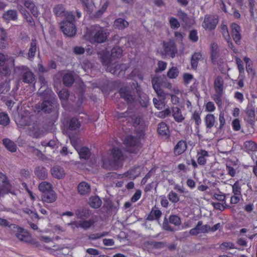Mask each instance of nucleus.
<instances>
[{"instance_id": "obj_12", "label": "nucleus", "mask_w": 257, "mask_h": 257, "mask_svg": "<svg viewBox=\"0 0 257 257\" xmlns=\"http://www.w3.org/2000/svg\"><path fill=\"white\" fill-rule=\"evenodd\" d=\"M53 12L56 17H65V19L67 18V15L69 13H72L71 12H68L66 11V9L64 5L62 4H58L53 8Z\"/></svg>"}, {"instance_id": "obj_9", "label": "nucleus", "mask_w": 257, "mask_h": 257, "mask_svg": "<svg viewBox=\"0 0 257 257\" xmlns=\"http://www.w3.org/2000/svg\"><path fill=\"white\" fill-rule=\"evenodd\" d=\"M119 93L121 98H123L128 104L134 102L135 96L132 94V91L127 87H122L119 89Z\"/></svg>"}, {"instance_id": "obj_5", "label": "nucleus", "mask_w": 257, "mask_h": 257, "mask_svg": "<svg viewBox=\"0 0 257 257\" xmlns=\"http://www.w3.org/2000/svg\"><path fill=\"white\" fill-rule=\"evenodd\" d=\"M12 186L8 179L7 176L0 173V196L11 193L16 195L14 191H12Z\"/></svg>"}, {"instance_id": "obj_14", "label": "nucleus", "mask_w": 257, "mask_h": 257, "mask_svg": "<svg viewBox=\"0 0 257 257\" xmlns=\"http://www.w3.org/2000/svg\"><path fill=\"white\" fill-rule=\"evenodd\" d=\"M57 198V194L53 189L42 195V200L46 203H53L56 200Z\"/></svg>"}, {"instance_id": "obj_64", "label": "nucleus", "mask_w": 257, "mask_h": 257, "mask_svg": "<svg viewBox=\"0 0 257 257\" xmlns=\"http://www.w3.org/2000/svg\"><path fill=\"white\" fill-rule=\"evenodd\" d=\"M158 68L156 69V72H159L165 70L167 67V63L162 61H159L158 63Z\"/></svg>"}, {"instance_id": "obj_42", "label": "nucleus", "mask_w": 257, "mask_h": 257, "mask_svg": "<svg viewBox=\"0 0 257 257\" xmlns=\"http://www.w3.org/2000/svg\"><path fill=\"white\" fill-rule=\"evenodd\" d=\"M52 185L48 182L44 181L39 185V189L43 194L52 190Z\"/></svg>"}, {"instance_id": "obj_32", "label": "nucleus", "mask_w": 257, "mask_h": 257, "mask_svg": "<svg viewBox=\"0 0 257 257\" xmlns=\"http://www.w3.org/2000/svg\"><path fill=\"white\" fill-rule=\"evenodd\" d=\"M245 113L247 116V121L252 122L255 118V108L252 105H248L245 110Z\"/></svg>"}, {"instance_id": "obj_34", "label": "nucleus", "mask_w": 257, "mask_h": 257, "mask_svg": "<svg viewBox=\"0 0 257 257\" xmlns=\"http://www.w3.org/2000/svg\"><path fill=\"white\" fill-rule=\"evenodd\" d=\"M37 50V47L36 40V39H32L28 53V57L29 59H33L35 57Z\"/></svg>"}, {"instance_id": "obj_41", "label": "nucleus", "mask_w": 257, "mask_h": 257, "mask_svg": "<svg viewBox=\"0 0 257 257\" xmlns=\"http://www.w3.org/2000/svg\"><path fill=\"white\" fill-rule=\"evenodd\" d=\"M10 80L6 79L4 82H0V94H6L10 90Z\"/></svg>"}, {"instance_id": "obj_19", "label": "nucleus", "mask_w": 257, "mask_h": 257, "mask_svg": "<svg viewBox=\"0 0 257 257\" xmlns=\"http://www.w3.org/2000/svg\"><path fill=\"white\" fill-rule=\"evenodd\" d=\"M25 6L30 10L32 14L35 17H37L39 13L38 11L37 8L35 6V4L30 1H22Z\"/></svg>"}, {"instance_id": "obj_21", "label": "nucleus", "mask_w": 257, "mask_h": 257, "mask_svg": "<svg viewBox=\"0 0 257 257\" xmlns=\"http://www.w3.org/2000/svg\"><path fill=\"white\" fill-rule=\"evenodd\" d=\"M162 214V213L161 210L156 209V207H154L148 214L147 220L149 221H153L154 220H159Z\"/></svg>"}, {"instance_id": "obj_20", "label": "nucleus", "mask_w": 257, "mask_h": 257, "mask_svg": "<svg viewBox=\"0 0 257 257\" xmlns=\"http://www.w3.org/2000/svg\"><path fill=\"white\" fill-rule=\"evenodd\" d=\"M51 174L54 177L58 179L64 178L65 175L64 169L58 166H54L52 169Z\"/></svg>"}, {"instance_id": "obj_56", "label": "nucleus", "mask_w": 257, "mask_h": 257, "mask_svg": "<svg viewBox=\"0 0 257 257\" xmlns=\"http://www.w3.org/2000/svg\"><path fill=\"white\" fill-rule=\"evenodd\" d=\"M232 191L235 195H240L241 194V188L239 184L238 181L235 182V183L232 186Z\"/></svg>"}, {"instance_id": "obj_45", "label": "nucleus", "mask_w": 257, "mask_h": 257, "mask_svg": "<svg viewBox=\"0 0 257 257\" xmlns=\"http://www.w3.org/2000/svg\"><path fill=\"white\" fill-rule=\"evenodd\" d=\"M147 244L156 249L163 248L167 246V242L166 241H148Z\"/></svg>"}, {"instance_id": "obj_46", "label": "nucleus", "mask_w": 257, "mask_h": 257, "mask_svg": "<svg viewBox=\"0 0 257 257\" xmlns=\"http://www.w3.org/2000/svg\"><path fill=\"white\" fill-rule=\"evenodd\" d=\"M93 223L94 222L92 220H80L78 222V226L85 230H87L90 227Z\"/></svg>"}, {"instance_id": "obj_57", "label": "nucleus", "mask_w": 257, "mask_h": 257, "mask_svg": "<svg viewBox=\"0 0 257 257\" xmlns=\"http://www.w3.org/2000/svg\"><path fill=\"white\" fill-rule=\"evenodd\" d=\"M169 23L171 28L174 29H178L180 26L177 19L174 17H172L170 19Z\"/></svg>"}, {"instance_id": "obj_31", "label": "nucleus", "mask_w": 257, "mask_h": 257, "mask_svg": "<svg viewBox=\"0 0 257 257\" xmlns=\"http://www.w3.org/2000/svg\"><path fill=\"white\" fill-rule=\"evenodd\" d=\"M55 105V103L50 100L43 101L41 105L42 110L44 112L50 113Z\"/></svg>"}, {"instance_id": "obj_36", "label": "nucleus", "mask_w": 257, "mask_h": 257, "mask_svg": "<svg viewBox=\"0 0 257 257\" xmlns=\"http://www.w3.org/2000/svg\"><path fill=\"white\" fill-rule=\"evenodd\" d=\"M3 17L6 21H15L17 19V12L16 10H8L3 14Z\"/></svg>"}, {"instance_id": "obj_3", "label": "nucleus", "mask_w": 257, "mask_h": 257, "mask_svg": "<svg viewBox=\"0 0 257 257\" xmlns=\"http://www.w3.org/2000/svg\"><path fill=\"white\" fill-rule=\"evenodd\" d=\"M126 151L134 154L138 153L142 147L140 138L132 135L128 136L124 140Z\"/></svg>"}, {"instance_id": "obj_51", "label": "nucleus", "mask_w": 257, "mask_h": 257, "mask_svg": "<svg viewBox=\"0 0 257 257\" xmlns=\"http://www.w3.org/2000/svg\"><path fill=\"white\" fill-rule=\"evenodd\" d=\"M179 74V70L176 67H172L167 72V76L171 79L176 78Z\"/></svg>"}, {"instance_id": "obj_44", "label": "nucleus", "mask_w": 257, "mask_h": 257, "mask_svg": "<svg viewBox=\"0 0 257 257\" xmlns=\"http://www.w3.org/2000/svg\"><path fill=\"white\" fill-rule=\"evenodd\" d=\"M202 55L200 53H195L192 56L191 63L192 68L194 69L197 68L198 61L201 58Z\"/></svg>"}, {"instance_id": "obj_43", "label": "nucleus", "mask_w": 257, "mask_h": 257, "mask_svg": "<svg viewBox=\"0 0 257 257\" xmlns=\"http://www.w3.org/2000/svg\"><path fill=\"white\" fill-rule=\"evenodd\" d=\"M81 123L78 121V119L73 117L70 119L69 122V128L71 131L76 130L80 128Z\"/></svg>"}, {"instance_id": "obj_55", "label": "nucleus", "mask_w": 257, "mask_h": 257, "mask_svg": "<svg viewBox=\"0 0 257 257\" xmlns=\"http://www.w3.org/2000/svg\"><path fill=\"white\" fill-rule=\"evenodd\" d=\"M168 198L172 203H177L179 201V197L177 194L172 191L168 195Z\"/></svg>"}, {"instance_id": "obj_7", "label": "nucleus", "mask_w": 257, "mask_h": 257, "mask_svg": "<svg viewBox=\"0 0 257 257\" xmlns=\"http://www.w3.org/2000/svg\"><path fill=\"white\" fill-rule=\"evenodd\" d=\"M209 225H203L202 221H199L195 227L189 230L191 235H197L200 233H206L209 232Z\"/></svg>"}, {"instance_id": "obj_2", "label": "nucleus", "mask_w": 257, "mask_h": 257, "mask_svg": "<svg viewBox=\"0 0 257 257\" xmlns=\"http://www.w3.org/2000/svg\"><path fill=\"white\" fill-rule=\"evenodd\" d=\"M60 25L61 30L65 35L71 37L76 34L75 16L72 13H69L67 18L61 22Z\"/></svg>"}, {"instance_id": "obj_47", "label": "nucleus", "mask_w": 257, "mask_h": 257, "mask_svg": "<svg viewBox=\"0 0 257 257\" xmlns=\"http://www.w3.org/2000/svg\"><path fill=\"white\" fill-rule=\"evenodd\" d=\"M139 101L142 107H147L149 104V97L145 94H140Z\"/></svg>"}, {"instance_id": "obj_62", "label": "nucleus", "mask_w": 257, "mask_h": 257, "mask_svg": "<svg viewBox=\"0 0 257 257\" xmlns=\"http://www.w3.org/2000/svg\"><path fill=\"white\" fill-rule=\"evenodd\" d=\"M218 46L215 43L211 45V57L212 59H216L218 55Z\"/></svg>"}, {"instance_id": "obj_24", "label": "nucleus", "mask_w": 257, "mask_h": 257, "mask_svg": "<svg viewBox=\"0 0 257 257\" xmlns=\"http://www.w3.org/2000/svg\"><path fill=\"white\" fill-rule=\"evenodd\" d=\"M34 173L35 175L40 179L44 180L46 179L48 176L47 170L42 166L36 167Z\"/></svg>"}, {"instance_id": "obj_59", "label": "nucleus", "mask_w": 257, "mask_h": 257, "mask_svg": "<svg viewBox=\"0 0 257 257\" xmlns=\"http://www.w3.org/2000/svg\"><path fill=\"white\" fill-rule=\"evenodd\" d=\"M189 38L193 42H196L198 40L197 31L195 30H191L189 33Z\"/></svg>"}, {"instance_id": "obj_13", "label": "nucleus", "mask_w": 257, "mask_h": 257, "mask_svg": "<svg viewBox=\"0 0 257 257\" xmlns=\"http://www.w3.org/2000/svg\"><path fill=\"white\" fill-rule=\"evenodd\" d=\"M102 62L104 65H107L106 70L110 72L111 73L115 74L117 70H118L120 67V65L117 63H114L111 64V62L107 61L104 58H102Z\"/></svg>"}, {"instance_id": "obj_17", "label": "nucleus", "mask_w": 257, "mask_h": 257, "mask_svg": "<svg viewBox=\"0 0 257 257\" xmlns=\"http://www.w3.org/2000/svg\"><path fill=\"white\" fill-rule=\"evenodd\" d=\"M187 149V144L185 141H180L174 149V153L176 156H178L183 153Z\"/></svg>"}, {"instance_id": "obj_48", "label": "nucleus", "mask_w": 257, "mask_h": 257, "mask_svg": "<svg viewBox=\"0 0 257 257\" xmlns=\"http://www.w3.org/2000/svg\"><path fill=\"white\" fill-rule=\"evenodd\" d=\"M244 146L246 150L250 151H257L256 144L251 141H246L244 143Z\"/></svg>"}, {"instance_id": "obj_4", "label": "nucleus", "mask_w": 257, "mask_h": 257, "mask_svg": "<svg viewBox=\"0 0 257 257\" xmlns=\"http://www.w3.org/2000/svg\"><path fill=\"white\" fill-rule=\"evenodd\" d=\"M15 70L21 72L22 74V80L24 83L31 84L35 82V75L28 67L22 65L16 67Z\"/></svg>"}, {"instance_id": "obj_35", "label": "nucleus", "mask_w": 257, "mask_h": 257, "mask_svg": "<svg viewBox=\"0 0 257 257\" xmlns=\"http://www.w3.org/2000/svg\"><path fill=\"white\" fill-rule=\"evenodd\" d=\"M63 84L67 87L71 86L74 82V78L72 74L70 72H68L64 75L63 77Z\"/></svg>"}, {"instance_id": "obj_25", "label": "nucleus", "mask_w": 257, "mask_h": 257, "mask_svg": "<svg viewBox=\"0 0 257 257\" xmlns=\"http://www.w3.org/2000/svg\"><path fill=\"white\" fill-rule=\"evenodd\" d=\"M197 162L200 165H204L206 163V158L208 157V153L204 150L201 149L197 154Z\"/></svg>"}, {"instance_id": "obj_1", "label": "nucleus", "mask_w": 257, "mask_h": 257, "mask_svg": "<svg viewBox=\"0 0 257 257\" xmlns=\"http://www.w3.org/2000/svg\"><path fill=\"white\" fill-rule=\"evenodd\" d=\"M85 37L91 44H99L104 42L107 39V35L103 28L95 25L87 30Z\"/></svg>"}, {"instance_id": "obj_30", "label": "nucleus", "mask_w": 257, "mask_h": 257, "mask_svg": "<svg viewBox=\"0 0 257 257\" xmlns=\"http://www.w3.org/2000/svg\"><path fill=\"white\" fill-rule=\"evenodd\" d=\"M204 121L207 128H212L215 123L214 115L211 113L207 114L204 118Z\"/></svg>"}, {"instance_id": "obj_49", "label": "nucleus", "mask_w": 257, "mask_h": 257, "mask_svg": "<svg viewBox=\"0 0 257 257\" xmlns=\"http://www.w3.org/2000/svg\"><path fill=\"white\" fill-rule=\"evenodd\" d=\"M69 95V91L66 89H62L58 93L59 97L62 101L67 100Z\"/></svg>"}, {"instance_id": "obj_39", "label": "nucleus", "mask_w": 257, "mask_h": 257, "mask_svg": "<svg viewBox=\"0 0 257 257\" xmlns=\"http://www.w3.org/2000/svg\"><path fill=\"white\" fill-rule=\"evenodd\" d=\"M122 50L118 47H114L111 51L110 57L108 61H112V59L118 58L121 57Z\"/></svg>"}, {"instance_id": "obj_26", "label": "nucleus", "mask_w": 257, "mask_h": 257, "mask_svg": "<svg viewBox=\"0 0 257 257\" xmlns=\"http://www.w3.org/2000/svg\"><path fill=\"white\" fill-rule=\"evenodd\" d=\"M214 88L217 93L222 94L223 88V80L220 76H218L214 81Z\"/></svg>"}, {"instance_id": "obj_8", "label": "nucleus", "mask_w": 257, "mask_h": 257, "mask_svg": "<svg viewBox=\"0 0 257 257\" xmlns=\"http://www.w3.org/2000/svg\"><path fill=\"white\" fill-rule=\"evenodd\" d=\"M163 44L165 54L172 58H174L178 52L174 41L173 40H170L168 42H164Z\"/></svg>"}, {"instance_id": "obj_27", "label": "nucleus", "mask_w": 257, "mask_h": 257, "mask_svg": "<svg viewBox=\"0 0 257 257\" xmlns=\"http://www.w3.org/2000/svg\"><path fill=\"white\" fill-rule=\"evenodd\" d=\"M128 25V22L122 18H118L114 22V27L119 30H123L127 28Z\"/></svg>"}, {"instance_id": "obj_38", "label": "nucleus", "mask_w": 257, "mask_h": 257, "mask_svg": "<svg viewBox=\"0 0 257 257\" xmlns=\"http://www.w3.org/2000/svg\"><path fill=\"white\" fill-rule=\"evenodd\" d=\"M140 174V170L139 167H134L127 171L125 175L130 179H134Z\"/></svg>"}, {"instance_id": "obj_40", "label": "nucleus", "mask_w": 257, "mask_h": 257, "mask_svg": "<svg viewBox=\"0 0 257 257\" xmlns=\"http://www.w3.org/2000/svg\"><path fill=\"white\" fill-rule=\"evenodd\" d=\"M77 152L79 155L81 159L84 160H87L90 157V152L88 148L83 147L80 149L79 150H77Z\"/></svg>"}, {"instance_id": "obj_33", "label": "nucleus", "mask_w": 257, "mask_h": 257, "mask_svg": "<svg viewBox=\"0 0 257 257\" xmlns=\"http://www.w3.org/2000/svg\"><path fill=\"white\" fill-rule=\"evenodd\" d=\"M5 147L10 152H15L17 151V146L15 143L9 139L3 140Z\"/></svg>"}, {"instance_id": "obj_52", "label": "nucleus", "mask_w": 257, "mask_h": 257, "mask_svg": "<svg viewBox=\"0 0 257 257\" xmlns=\"http://www.w3.org/2000/svg\"><path fill=\"white\" fill-rule=\"evenodd\" d=\"M191 118L195 121L196 128H198L201 123L200 113L199 111H195L192 115Z\"/></svg>"}, {"instance_id": "obj_60", "label": "nucleus", "mask_w": 257, "mask_h": 257, "mask_svg": "<svg viewBox=\"0 0 257 257\" xmlns=\"http://www.w3.org/2000/svg\"><path fill=\"white\" fill-rule=\"evenodd\" d=\"M153 89L155 91L158 96L159 97L161 98V99L164 100L166 99V93L161 88V87Z\"/></svg>"}, {"instance_id": "obj_61", "label": "nucleus", "mask_w": 257, "mask_h": 257, "mask_svg": "<svg viewBox=\"0 0 257 257\" xmlns=\"http://www.w3.org/2000/svg\"><path fill=\"white\" fill-rule=\"evenodd\" d=\"M220 248L221 250H223L225 248H226V249H227V248H229V249L235 248V247H234V244L231 242H224L221 244V245L220 246Z\"/></svg>"}, {"instance_id": "obj_22", "label": "nucleus", "mask_w": 257, "mask_h": 257, "mask_svg": "<svg viewBox=\"0 0 257 257\" xmlns=\"http://www.w3.org/2000/svg\"><path fill=\"white\" fill-rule=\"evenodd\" d=\"M16 236L21 241L25 242H29L31 240V237L29 234L24 231L21 228H18V232L16 233Z\"/></svg>"}, {"instance_id": "obj_23", "label": "nucleus", "mask_w": 257, "mask_h": 257, "mask_svg": "<svg viewBox=\"0 0 257 257\" xmlns=\"http://www.w3.org/2000/svg\"><path fill=\"white\" fill-rule=\"evenodd\" d=\"M172 116L174 120L177 122H181L185 119V117L182 114L181 109L177 107L172 108Z\"/></svg>"}, {"instance_id": "obj_63", "label": "nucleus", "mask_w": 257, "mask_h": 257, "mask_svg": "<svg viewBox=\"0 0 257 257\" xmlns=\"http://www.w3.org/2000/svg\"><path fill=\"white\" fill-rule=\"evenodd\" d=\"M20 11L24 15L25 18L31 25H35V23L33 18L29 15V14L27 12H26L25 10H20Z\"/></svg>"}, {"instance_id": "obj_58", "label": "nucleus", "mask_w": 257, "mask_h": 257, "mask_svg": "<svg viewBox=\"0 0 257 257\" xmlns=\"http://www.w3.org/2000/svg\"><path fill=\"white\" fill-rule=\"evenodd\" d=\"M8 43L7 40V36L5 34L1 36L0 38V49H5L8 47Z\"/></svg>"}, {"instance_id": "obj_50", "label": "nucleus", "mask_w": 257, "mask_h": 257, "mask_svg": "<svg viewBox=\"0 0 257 257\" xmlns=\"http://www.w3.org/2000/svg\"><path fill=\"white\" fill-rule=\"evenodd\" d=\"M108 5V3L107 2H106L101 7V8L98 10L94 15L93 17L95 18H100L102 14L105 12L106 10L107 7Z\"/></svg>"}, {"instance_id": "obj_11", "label": "nucleus", "mask_w": 257, "mask_h": 257, "mask_svg": "<svg viewBox=\"0 0 257 257\" xmlns=\"http://www.w3.org/2000/svg\"><path fill=\"white\" fill-rule=\"evenodd\" d=\"M231 33L232 38L235 41V43L237 45L240 44L241 41V35L240 34V26L235 24L233 23L231 25Z\"/></svg>"}, {"instance_id": "obj_16", "label": "nucleus", "mask_w": 257, "mask_h": 257, "mask_svg": "<svg viewBox=\"0 0 257 257\" xmlns=\"http://www.w3.org/2000/svg\"><path fill=\"white\" fill-rule=\"evenodd\" d=\"M75 214L78 218L86 219L90 216V211L86 208L81 207L75 211Z\"/></svg>"}, {"instance_id": "obj_6", "label": "nucleus", "mask_w": 257, "mask_h": 257, "mask_svg": "<svg viewBox=\"0 0 257 257\" xmlns=\"http://www.w3.org/2000/svg\"><path fill=\"white\" fill-rule=\"evenodd\" d=\"M124 159V155L121 150L117 147H114L111 150L109 159V164L114 166Z\"/></svg>"}, {"instance_id": "obj_37", "label": "nucleus", "mask_w": 257, "mask_h": 257, "mask_svg": "<svg viewBox=\"0 0 257 257\" xmlns=\"http://www.w3.org/2000/svg\"><path fill=\"white\" fill-rule=\"evenodd\" d=\"M102 202L98 196H92L89 198V204L94 208H98L101 205Z\"/></svg>"}, {"instance_id": "obj_10", "label": "nucleus", "mask_w": 257, "mask_h": 257, "mask_svg": "<svg viewBox=\"0 0 257 257\" xmlns=\"http://www.w3.org/2000/svg\"><path fill=\"white\" fill-rule=\"evenodd\" d=\"M218 20L214 16L206 15L205 17L202 26L206 29L212 30L215 28Z\"/></svg>"}, {"instance_id": "obj_53", "label": "nucleus", "mask_w": 257, "mask_h": 257, "mask_svg": "<svg viewBox=\"0 0 257 257\" xmlns=\"http://www.w3.org/2000/svg\"><path fill=\"white\" fill-rule=\"evenodd\" d=\"M169 222L176 226L180 225L181 223L180 218L176 215H171L169 218Z\"/></svg>"}, {"instance_id": "obj_54", "label": "nucleus", "mask_w": 257, "mask_h": 257, "mask_svg": "<svg viewBox=\"0 0 257 257\" xmlns=\"http://www.w3.org/2000/svg\"><path fill=\"white\" fill-rule=\"evenodd\" d=\"M9 117L5 113H0V124L3 125H7L9 123Z\"/></svg>"}, {"instance_id": "obj_18", "label": "nucleus", "mask_w": 257, "mask_h": 257, "mask_svg": "<svg viewBox=\"0 0 257 257\" xmlns=\"http://www.w3.org/2000/svg\"><path fill=\"white\" fill-rule=\"evenodd\" d=\"M158 132L160 136L165 137V138H168L170 136L169 127L166 123L164 122H162L158 124Z\"/></svg>"}, {"instance_id": "obj_15", "label": "nucleus", "mask_w": 257, "mask_h": 257, "mask_svg": "<svg viewBox=\"0 0 257 257\" xmlns=\"http://www.w3.org/2000/svg\"><path fill=\"white\" fill-rule=\"evenodd\" d=\"M77 190L78 193L82 196L88 195L91 191L90 185L86 182L82 181L80 182L78 186Z\"/></svg>"}, {"instance_id": "obj_29", "label": "nucleus", "mask_w": 257, "mask_h": 257, "mask_svg": "<svg viewBox=\"0 0 257 257\" xmlns=\"http://www.w3.org/2000/svg\"><path fill=\"white\" fill-rule=\"evenodd\" d=\"M164 79H166V76L164 75L153 77L151 80L153 88H157L161 87Z\"/></svg>"}, {"instance_id": "obj_28", "label": "nucleus", "mask_w": 257, "mask_h": 257, "mask_svg": "<svg viewBox=\"0 0 257 257\" xmlns=\"http://www.w3.org/2000/svg\"><path fill=\"white\" fill-rule=\"evenodd\" d=\"M84 9L89 13H92L95 8L92 0H80Z\"/></svg>"}]
</instances>
